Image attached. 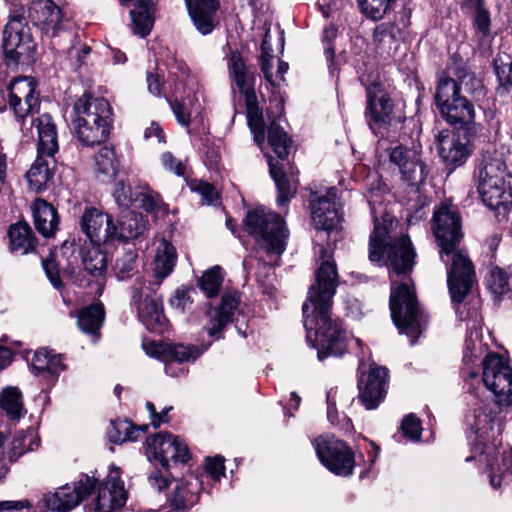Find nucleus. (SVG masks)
<instances>
[{"mask_svg":"<svg viewBox=\"0 0 512 512\" xmlns=\"http://www.w3.org/2000/svg\"><path fill=\"white\" fill-rule=\"evenodd\" d=\"M321 265L317 270L316 283L308 292L302 306L306 340L317 349L319 361L329 356L341 357L347 350V335L342 322L331 312L336 293L338 273L329 252L320 247Z\"/></svg>","mask_w":512,"mask_h":512,"instance_id":"obj_1","label":"nucleus"},{"mask_svg":"<svg viewBox=\"0 0 512 512\" xmlns=\"http://www.w3.org/2000/svg\"><path fill=\"white\" fill-rule=\"evenodd\" d=\"M440 247L439 255L447 265V285L454 303H461L475 283V269L469 256L457 249L462 233V221L456 205L443 201L434 208L432 225Z\"/></svg>","mask_w":512,"mask_h":512,"instance_id":"obj_2","label":"nucleus"},{"mask_svg":"<svg viewBox=\"0 0 512 512\" xmlns=\"http://www.w3.org/2000/svg\"><path fill=\"white\" fill-rule=\"evenodd\" d=\"M502 404L492 398L480 399L466 415L467 425L477 436L474 451L479 453V461L486 463L490 485L494 489L500 488L502 473L505 470L496 464L499 454L497 445L500 443L497 436L500 430L498 429L496 433L494 431L495 425L499 426L500 423L498 415Z\"/></svg>","mask_w":512,"mask_h":512,"instance_id":"obj_3","label":"nucleus"},{"mask_svg":"<svg viewBox=\"0 0 512 512\" xmlns=\"http://www.w3.org/2000/svg\"><path fill=\"white\" fill-rule=\"evenodd\" d=\"M112 109L102 97L84 94L73 107L72 124L78 140L86 146L104 142L112 127Z\"/></svg>","mask_w":512,"mask_h":512,"instance_id":"obj_4","label":"nucleus"},{"mask_svg":"<svg viewBox=\"0 0 512 512\" xmlns=\"http://www.w3.org/2000/svg\"><path fill=\"white\" fill-rule=\"evenodd\" d=\"M478 191L483 203L497 209L512 201L510 175L502 156L497 151H485L477 166Z\"/></svg>","mask_w":512,"mask_h":512,"instance_id":"obj_5","label":"nucleus"},{"mask_svg":"<svg viewBox=\"0 0 512 512\" xmlns=\"http://www.w3.org/2000/svg\"><path fill=\"white\" fill-rule=\"evenodd\" d=\"M244 226L255 238L258 246L270 257L265 264L277 265L279 256L286 249L288 237L284 220L277 213L261 207L247 213Z\"/></svg>","mask_w":512,"mask_h":512,"instance_id":"obj_6","label":"nucleus"},{"mask_svg":"<svg viewBox=\"0 0 512 512\" xmlns=\"http://www.w3.org/2000/svg\"><path fill=\"white\" fill-rule=\"evenodd\" d=\"M434 100L440 115L449 125L467 134L477 133L474 105L460 94L459 86L453 78H439Z\"/></svg>","mask_w":512,"mask_h":512,"instance_id":"obj_7","label":"nucleus"},{"mask_svg":"<svg viewBox=\"0 0 512 512\" xmlns=\"http://www.w3.org/2000/svg\"><path fill=\"white\" fill-rule=\"evenodd\" d=\"M38 136L37 157L26 174L31 190L40 192L52 178L54 155L59 149L57 129L52 117L44 113L31 122Z\"/></svg>","mask_w":512,"mask_h":512,"instance_id":"obj_8","label":"nucleus"},{"mask_svg":"<svg viewBox=\"0 0 512 512\" xmlns=\"http://www.w3.org/2000/svg\"><path fill=\"white\" fill-rule=\"evenodd\" d=\"M388 230L386 225L374 221V231L370 236L369 259L371 262H380L385 255L392 271L397 274H406L412 270L416 256L412 242L407 235L387 241Z\"/></svg>","mask_w":512,"mask_h":512,"instance_id":"obj_9","label":"nucleus"},{"mask_svg":"<svg viewBox=\"0 0 512 512\" xmlns=\"http://www.w3.org/2000/svg\"><path fill=\"white\" fill-rule=\"evenodd\" d=\"M390 310L393 322L400 333L411 337V344L421 333V314L416 295L408 282L392 287L390 295Z\"/></svg>","mask_w":512,"mask_h":512,"instance_id":"obj_10","label":"nucleus"},{"mask_svg":"<svg viewBox=\"0 0 512 512\" xmlns=\"http://www.w3.org/2000/svg\"><path fill=\"white\" fill-rule=\"evenodd\" d=\"M2 48L6 65L28 64L33 61L35 43L24 18H10L3 32Z\"/></svg>","mask_w":512,"mask_h":512,"instance_id":"obj_11","label":"nucleus"},{"mask_svg":"<svg viewBox=\"0 0 512 512\" xmlns=\"http://www.w3.org/2000/svg\"><path fill=\"white\" fill-rule=\"evenodd\" d=\"M483 383L490 390L495 400L505 405L512 403V368L498 354H487L482 360Z\"/></svg>","mask_w":512,"mask_h":512,"instance_id":"obj_12","label":"nucleus"},{"mask_svg":"<svg viewBox=\"0 0 512 512\" xmlns=\"http://www.w3.org/2000/svg\"><path fill=\"white\" fill-rule=\"evenodd\" d=\"M315 450L320 462L338 476H349L353 472L355 457L350 447L334 437H318Z\"/></svg>","mask_w":512,"mask_h":512,"instance_id":"obj_13","label":"nucleus"},{"mask_svg":"<svg viewBox=\"0 0 512 512\" xmlns=\"http://www.w3.org/2000/svg\"><path fill=\"white\" fill-rule=\"evenodd\" d=\"M96 483L97 480L93 476L82 474L73 484H65L54 492L45 493L43 502L52 511H70L91 494Z\"/></svg>","mask_w":512,"mask_h":512,"instance_id":"obj_14","label":"nucleus"},{"mask_svg":"<svg viewBox=\"0 0 512 512\" xmlns=\"http://www.w3.org/2000/svg\"><path fill=\"white\" fill-rule=\"evenodd\" d=\"M156 288L137 281L133 286L132 302L137 308L139 319L146 328L152 332L161 333L165 328L166 318L160 298L152 295L156 293Z\"/></svg>","mask_w":512,"mask_h":512,"instance_id":"obj_15","label":"nucleus"},{"mask_svg":"<svg viewBox=\"0 0 512 512\" xmlns=\"http://www.w3.org/2000/svg\"><path fill=\"white\" fill-rule=\"evenodd\" d=\"M35 89L34 80L26 76L13 79L8 86V104L20 123L22 131L26 116L39 107V98L35 94Z\"/></svg>","mask_w":512,"mask_h":512,"instance_id":"obj_16","label":"nucleus"},{"mask_svg":"<svg viewBox=\"0 0 512 512\" xmlns=\"http://www.w3.org/2000/svg\"><path fill=\"white\" fill-rule=\"evenodd\" d=\"M28 15L33 25L49 38L57 36L67 20L62 8L52 0H32Z\"/></svg>","mask_w":512,"mask_h":512,"instance_id":"obj_17","label":"nucleus"},{"mask_svg":"<svg viewBox=\"0 0 512 512\" xmlns=\"http://www.w3.org/2000/svg\"><path fill=\"white\" fill-rule=\"evenodd\" d=\"M474 134L443 130L437 136L438 153L447 166L457 167L466 162L472 152L470 137Z\"/></svg>","mask_w":512,"mask_h":512,"instance_id":"obj_18","label":"nucleus"},{"mask_svg":"<svg viewBox=\"0 0 512 512\" xmlns=\"http://www.w3.org/2000/svg\"><path fill=\"white\" fill-rule=\"evenodd\" d=\"M120 475L118 467H110L106 480L99 486L97 496L92 503L94 512H111L125 505L127 491Z\"/></svg>","mask_w":512,"mask_h":512,"instance_id":"obj_19","label":"nucleus"},{"mask_svg":"<svg viewBox=\"0 0 512 512\" xmlns=\"http://www.w3.org/2000/svg\"><path fill=\"white\" fill-rule=\"evenodd\" d=\"M147 447L152 456L164 468L169 467V461L184 464L190 459L187 445L170 433H159L147 438Z\"/></svg>","mask_w":512,"mask_h":512,"instance_id":"obj_20","label":"nucleus"},{"mask_svg":"<svg viewBox=\"0 0 512 512\" xmlns=\"http://www.w3.org/2000/svg\"><path fill=\"white\" fill-rule=\"evenodd\" d=\"M389 160L398 167L402 179L409 185H418L425 180L426 167L416 149H409L402 145L392 147L389 149Z\"/></svg>","mask_w":512,"mask_h":512,"instance_id":"obj_21","label":"nucleus"},{"mask_svg":"<svg viewBox=\"0 0 512 512\" xmlns=\"http://www.w3.org/2000/svg\"><path fill=\"white\" fill-rule=\"evenodd\" d=\"M312 221L316 229L330 231L340 222L341 204L337 197V189L329 188L325 195L311 201Z\"/></svg>","mask_w":512,"mask_h":512,"instance_id":"obj_22","label":"nucleus"},{"mask_svg":"<svg viewBox=\"0 0 512 512\" xmlns=\"http://www.w3.org/2000/svg\"><path fill=\"white\" fill-rule=\"evenodd\" d=\"M393 103L380 85L373 84L367 88L366 120L376 134L377 129L387 127L392 120Z\"/></svg>","mask_w":512,"mask_h":512,"instance_id":"obj_23","label":"nucleus"},{"mask_svg":"<svg viewBox=\"0 0 512 512\" xmlns=\"http://www.w3.org/2000/svg\"><path fill=\"white\" fill-rule=\"evenodd\" d=\"M388 370L385 367L374 366L359 382V399L367 410L376 409L386 394Z\"/></svg>","mask_w":512,"mask_h":512,"instance_id":"obj_24","label":"nucleus"},{"mask_svg":"<svg viewBox=\"0 0 512 512\" xmlns=\"http://www.w3.org/2000/svg\"><path fill=\"white\" fill-rule=\"evenodd\" d=\"M81 227L92 244H102L113 240L115 228L112 217L96 208H90L84 212Z\"/></svg>","mask_w":512,"mask_h":512,"instance_id":"obj_25","label":"nucleus"},{"mask_svg":"<svg viewBox=\"0 0 512 512\" xmlns=\"http://www.w3.org/2000/svg\"><path fill=\"white\" fill-rule=\"evenodd\" d=\"M239 303L240 298L236 292L225 293L221 298L220 305L209 311V321L205 328L210 337L220 338V333L232 321Z\"/></svg>","mask_w":512,"mask_h":512,"instance_id":"obj_26","label":"nucleus"},{"mask_svg":"<svg viewBox=\"0 0 512 512\" xmlns=\"http://www.w3.org/2000/svg\"><path fill=\"white\" fill-rule=\"evenodd\" d=\"M189 15L196 29L203 35L209 34L215 27L217 0H185Z\"/></svg>","mask_w":512,"mask_h":512,"instance_id":"obj_27","label":"nucleus"},{"mask_svg":"<svg viewBox=\"0 0 512 512\" xmlns=\"http://www.w3.org/2000/svg\"><path fill=\"white\" fill-rule=\"evenodd\" d=\"M101 244H93L90 248L83 251L82 264L84 270L95 277L97 285V293L100 295L105 285V274L107 271V257L106 253L100 248Z\"/></svg>","mask_w":512,"mask_h":512,"instance_id":"obj_28","label":"nucleus"},{"mask_svg":"<svg viewBox=\"0 0 512 512\" xmlns=\"http://www.w3.org/2000/svg\"><path fill=\"white\" fill-rule=\"evenodd\" d=\"M199 482L196 478L176 482L169 499L170 507L176 512H185L198 502Z\"/></svg>","mask_w":512,"mask_h":512,"instance_id":"obj_29","label":"nucleus"},{"mask_svg":"<svg viewBox=\"0 0 512 512\" xmlns=\"http://www.w3.org/2000/svg\"><path fill=\"white\" fill-rule=\"evenodd\" d=\"M176 259L175 247L167 240L163 239L157 247L155 254L153 269L155 281L149 283V285L159 287L162 281L172 273Z\"/></svg>","mask_w":512,"mask_h":512,"instance_id":"obj_30","label":"nucleus"},{"mask_svg":"<svg viewBox=\"0 0 512 512\" xmlns=\"http://www.w3.org/2000/svg\"><path fill=\"white\" fill-rule=\"evenodd\" d=\"M31 209L37 231L44 237L53 236L59 223L55 208L45 200L37 199Z\"/></svg>","mask_w":512,"mask_h":512,"instance_id":"obj_31","label":"nucleus"},{"mask_svg":"<svg viewBox=\"0 0 512 512\" xmlns=\"http://www.w3.org/2000/svg\"><path fill=\"white\" fill-rule=\"evenodd\" d=\"M210 344L202 345L201 347L195 345H184V344H165L163 347L164 356L167 357L165 360V372L170 376H176L172 370L173 362H188L190 360L197 359L205 351L208 350Z\"/></svg>","mask_w":512,"mask_h":512,"instance_id":"obj_32","label":"nucleus"},{"mask_svg":"<svg viewBox=\"0 0 512 512\" xmlns=\"http://www.w3.org/2000/svg\"><path fill=\"white\" fill-rule=\"evenodd\" d=\"M113 240H133L145 230L143 216L135 211L124 210L121 217L114 223Z\"/></svg>","mask_w":512,"mask_h":512,"instance_id":"obj_33","label":"nucleus"},{"mask_svg":"<svg viewBox=\"0 0 512 512\" xmlns=\"http://www.w3.org/2000/svg\"><path fill=\"white\" fill-rule=\"evenodd\" d=\"M400 19L393 23H382L374 32L375 40L383 47L391 48L403 34V30L409 25L410 9L400 11Z\"/></svg>","mask_w":512,"mask_h":512,"instance_id":"obj_34","label":"nucleus"},{"mask_svg":"<svg viewBox=\"0 0 512 512\" xmlns=\"http://www.w3.org/2000/svg\"><path fill=\"white\" fill-rule=\"evenodd\" d=\"M268 165L270 175L273 178L278 191L277 204L278 206H286L294 197L296 187L288 179L283 164L274 161L271 156H268Z\"/></svg>","mask_w":512,"mask_h":512,"instance_id":"obj_35","label":"nucleus"},{"mask_svg":"<svg viewBox=\"0 0 512 512\" xmlns=\"http://www.w3.org/2000/svg\"><path fill=\"white\" fill-rule=\"evenodd\" d=\"M152 14V0H137L130 12L134 34L146 37L151 32L154 24Z\"/></svg>","mask_w":512,"mask_h":512,"instance_id":"obj_36","label":"nucleus"},{"mask_svg":"<svg viewBox=\"0 0 512 512\" xmlns=\"http://www.w3.org/2000/svg\"><path fill=\"white\" fill-rule=\"evenodd\" d=\"M248 126L254 135V141L262 148L265 142V122L263 113L258 105L256 94H250L245 98Z\"/></svg>","mask_w":512,"mask_h":512,"instance_id":"obj_37","label":"nucleus"},{"mask_svg":"<svg viewBox=\"0 0 512 512\" xmlns=\"http://www.w3.org/2000/svg\"><path fill=\"white\" fill-rule=\"evenodd\" d=\"M10 249L14 252L27 254L35 248V238L30 226L26 222L11 225L8 230Z\"/></svg>","mask_w":512,"mask_h":512,"instance_id":"obj_38","label":"nucleus"},{"mask_svg":"<svg viewBox=\"0 0 512 512\" xmlns=\"http://www.w3.org/2000/svg\"><path fill=\"white\" fill-rule=\"evenodd\" d=\"M148 425L135 426L127 419L116 420L111 423L108 430L109 440L115 444H122L126 441H136L141 434H145Z\"/></svg>","mask_w":512,"mask_h":512,"instance_id":"obj_39","label":"nucleus"},{"mask_svg":"<svg viewBox=\"0 0 512 512\" xmlns=\"http://www.w3.org/2000/svg\"><path fill=\"white\" fill-rule=\"evenodd\" d=\"M104 320V308L101 304H92L78 313V326L86 334L95 335Z\"/></svg>","mask_w":512,"mask_h":512,"instance_id":"obj_40","label":"nucleus"},{"mask_svg":"<svg viewBox=\"0 0 512 512\" xmlns=\"http://www.w3.org/2000/svg\"><path fill=\"white\" fill-rule=\"evenodd\" d=\"M364 14L374 20L384 17L390 10L401 7V11L408 9L405 0H358Z\"/></svg>","mask_w":512,"mask_h":512,"instance_id":"obj_41","label":"nucleus"},{"mask_svg":"<svg viewBox=\"0 0 512 512\" xmlns=\"http://www.w3.org/2000/svg\"><path fill=\"white\" fill-rule=\"evenodd\" d=\"M112 270L118 280L131 278L138 272V253L135 249H128L119 254Z\"/></svg>","mask_w":512,"mask_h":512,"instance_id":"obj_42","label":"nucleus"},{"mask_svg":"<svg viewBox=\"0 0 512 512\" xmlns=\"http://www.w3.org/2000/svg\"><path fill=\"white\" fill-rule=\"evenodd\" d=\"M493 68L499 82V90L508 93L512 89V56L498 53L493 60Z\"/></svg>","mask_w":512,"mask_h":512,"instance_id":"obj_43","label":"nucleus"},{"mask_svg":"<svg viewBox=\"0 0 512 512\" xmlns=\"http://www.w3.org/2000/svg\"><path fill=\"white\" fill-rule=\"evenodd\" d=\"M97 176L105 181V178H112L118 172V161L113 148L104 146L95 156Z\"/></svg>","mask_w":512,"mask_h":512,"instance_id":"obj_44","label":"nucleus"},{"mask_svg":"<svg viewBox=\"0 0 512 512\" xmlns=\"http://www.w3.org/2000/svg\"><path fill=\"white\" fill-rule=\"evenodd\" d=\"M0 408L10 419H19L24 410L20 390L15 387H8L3 390L0 397Z\"/></svg>","mask_w":512,"mask_h":512,"instance_id":"obj_45","label":"nucleus"},{"mask_svg":"<svg viewBox=\"0 0 512 512\" xmlns=\"http://www.w3.org/2000/svg\"><path fill=\"white\" fill-rule=\"evenodd\" d=\"M268 142L279 159H285L289 154L291 139L289 135L273 121L268 128Z\"/></svg>","mask_w":512,"mask_h":512,"instance_id":"obj_46","label":"nucleus"},{"mask_svg":"<svg viewBox=\"0 0 512 512\" xmlns=\"http://www.w3.org/2000/svg\"><path fill=\"white\" fill-rule=\"evenodd\" d=\"M452 70L454 76L457 78V80L454 81L458 84L459 91L461 90L462 86L466 92L472 94L482 89L481 81L475 77V75L469 70L466 64L455 62L453 64Z\"/></svg>","mask_w":512,"mask_h":512,"instance_id":"obj_47","label":"nucleus"},{"mask_svg":"<svg viewBox=\"0 0 512 512\" xmlns=\"http://www.w3.org/2000/svg\"><path fill=\"white\" fill-rule=\"evenodd\" d=\"M222 281L221 268L215 266L202 275L199 280V287L208 298H212L218 294Z\"/></svg>","mask_w":512,"mask_h":512,"instance_id":"obj_48","label":"nucleus"},{"mask_svg":"<svg viewBox=\"0 0 512 512\" xmlns=\"http://www.w3.org/2000/svg\"><path fill=\"white\" fill-rule=\"evenodd\" d=\"M5 441L6 437L5 435L0 432V481L5 477L8 467H7V460L10 462L14 461L19 455H21L24 450L20 449L19 451H16L20 448L21 440L15 439L13 441L12 448L7 452L5 448Z\"/></svg>","mask_w":512,"mask_h":512,"instance_id":"obj_49","label":"nucleus"},{"mask_svg":"<svg viewBox=\"0 0 512 512\" xmlns=\"http://www.w3.org/2000/svg\"><path fill=\"white\" fill-rule=\"evenodd\" d=\"M483 352V345L477 330L471 331L465 340V347L463 352V361L465 364L472 363L474 359L481 356Z\"/></svg>","mask_w":512,"mask_h":512,"instance_id":"obj_50","label":"nucleus"},{"mask_svg":"<svg viewBox=\"0 0 512 512\" xmlns=\"http://www.w3.org/2000/svg\"><path fill=\"white\" fill-rule=\"evenodd\" d=\"M512 277H509L500 268H494L490 272L489 286L493 293L503 295L510 290V282Z\"/></svg>","mask_w":512,"mask_h":512,"instance_id":"obj_51","label":"nucleus"},{"mask_svg":"<svg viewBox=\"0 0 512 512\" xmlns=\"http://www.w3.org/2000/svg\"><path fill=\"white\" fill-rule=\"evenodd\" d=\"M113 197L117 205L123 210H129L134 200L131 187L122 180L115 184Z\"/></svg>","mask_w":512,"mask_h":512,"instance_id":"obj_52","label":"nucleus"},{"mask_svg":"<svg viewBox=\"0 0 512 512\" xmlns=\"http://www.w3.org/2000/svg\"><path fill=\"white\" fill-rule=\"evenodd\" d=\"M337 35V28L334 25H329L323 30V42H324V50L326 59L329 63V71L331 74H334L335 67L333 65L334 61V49L332 46V40Z\"/></svg>","mask_w":512,"mask_h":512,"instance_id":"obj_53","label":"nucleus"},{"mask_svg":"<svg viewBox=\"0 0 512 512\" xmlns=\"http://www.w3.org/2000/svg\"><path fill=\"white\" fill-rule=\"evenodd\" d=\"M401 429L410 440L417 441L420 439L421 422L414 414H409L403 419Z\"/></svg>","mask_w":512,"mask_h":512,"instance_id":"obj_54","label":"nucleus"},{"mask_svg":"<svg viewBox=\"0 0 512 512\" xmlns=\"http://www.w3.org/2000/svg\"><path fill=\"white\" fill-rule=\"evenodd\" d=\"M233 80L244 98H247L250 94H256L254 89L255 76L253 72L249 71L247 73L234 76Z\"/></svg>","mask_w":512,"mask_h":512,"instance_id":"obj_55","label":"nucleus"},{"mask_svg":"<svg viewBox=\"0 0 512 512\" xmlns=\"http://www.w3.org/2000/svg\"><path fill=\"white\" fill-rule=\"evenodd\" d=\"M50 351L37 350L31 360V370L35 375L47 374Z\"/></svg>","mask_w":512,"mask_h":512,"instance_id":"obj_56","label":"nucleus"},{"mask_svg":"<svg viewBox=\"0 0 512 512\" xmlns=\"http://www.w3.org/2000/svg\"><path fill=\"white\" fill-rule=\"evenodd\" d=\"M136 200L147 212L157 211L162 202L160 195L150 190L139 193Z\"/></svg>","mask_w":512,"mask_h":512,"instance_id":"obj_57","label":"nucleus"},{"mask_svg":"<svg viewBox=\"0 0 512 512\" xmlns=\"http://www.w3.org/2000/svg\"><path fill=\"white\" fill-rule=\"evenodd\" d=\"M170 304L173 308L179 310L181 313H184L192 304L190 291L184 289L176 290L174 296L170 300Z\"/></svg>","mask_w":512,"mask_h":512,"instance_id":"obj_58","label":"nucleus"},{"mask_svg":"<svg viewBox=\"0 0 512 512\" xmlns=\"http://www.w3.org/2000/svg\"><path fill=\"white\" fill-rule=\"evenodd\" d=\"M44 271L50 280L51 284L59 289L62 287V281L59 275V268L57 263L52 258H47L42 262Z\"/></svg>","mask_w":512,"mask_h":512,"instance_id":"obj_59","label":"nucleus"},{"mask_svg":"<svg viewBox=\"0 0 512 512\" xmlns=\"http://www.w3.org/2000/svg\"><path fill=\"white\" fill-rule=\"evenodd\" d=\"M206 471L214 480H219L225 473L224 459L220 456L208 457Z\"/></svg>","mask_w":512,"mask_h":512,"instance_id":"obj_60","label":"nucleus"},{"mask_svg":"<svg viewBox=\"0 0 512 512\" xmlns=\"http://www.w3.org/2000/svg\"><path fill=\"white\" fill-rule=\"evenodd\" d=\"M194 191L201 195L203 202L206 204H214L218 199V193L214 186L207 182H199L197 185H195Z\"/></svg>","mask_w":512,"mask_h":512,"instance_id":"obj_61","label":"nucleus"},{"mask_svg":"<svg viewBox=\"0 0 512 512\" xmlns=\"http://www.w3.org/2000/svg\"><path fill=\"white\" fill-rule=\"evenodd\" d=\"M161 161L165 169L174 172L177 176H183L185 166L180 160H177L170 152H165L161 156Z\"/></svg>","mask_w":512,"mask_h":512,"instance_id":"obj_62","label":"nucleus"},{"mask_svg":"<svg viewBox=\"0 0 512 512\" xmlns=\"http://www.w3.org/2000/svg\"><path fill=\"white\" fill-rule=\"evenodd\" d=\"M170 107L178 121L183 126H189L191 121V114L190 112L185 108L183 103L179 102L178 100H174L170 102Z\"/></svg>","mask_w":512,"mask_h":512,"instance_id":"obj_63","label":"nucleus"},{"mask_svg":"<svg viewBox=\"0 0 512 512\" xmlns=\"http://www.w3.org/2000/svg\"><path fill=\"white\" fill-rule=\"evenodd\" d=\"M229 69L231 75L237 76L249 72L250 70L245 66L241 55L237 52L232 53L229 61Z\"/></svg>","mask_w":512,"mask_h":512,"instance_id":"obj_64","label":"nucleus"}]
</instances>
